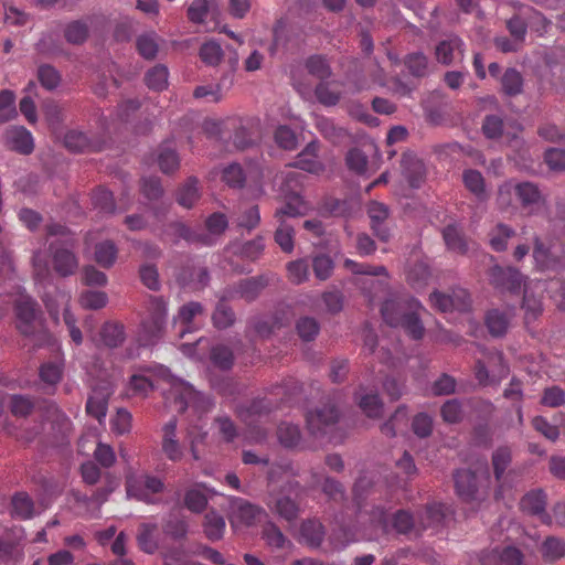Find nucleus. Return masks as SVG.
I'll use <instances>...</instances> for the list:
<instances>
[{"instance_id": "37998d69", "label": "nucleus", "mask_w": 565, "mask_h": 565, "mask_svg": "<svg viewBox=\"0 0 565 565\" xmlns=\"http://www.w3.org/2000/svg\"><path fill=\"white\" fill-rule=\"evenodd\" d=\"M286 216L276 217L279 225L275 232V242L285 253H291L294 249V227L286 222Z\"/></svg>"}, {"instance_id": "aec40b11", "label": "nucleus", "mask_w": 565, "mask_h": 565, "mask_svg": "<svg viewBox=\"0 0 565 565\" xmlns=\"http://www.w3.org/2000/svg\"><path fill=\"white\" fill-rule=\"evenodd\" d=\"M111 393L113 391L108 383L94 387L86 403L87 414L102 422L106 416Z\"/></svg>"}, {"instance_id": "79ce46f5", "label": "nucleus", "mask_w": 565, "mask_h": 565, "mask_svg": "<svg viewBox=\"0 0 565 565\" xmlns=\"http://www.w3.org/2000/svg\"><path fill=\"white\" fill-rule=\"evenodd\" d=\"M199 198L200 193L195 178H189L177 192V202L185 209H191Z\"/></svg>"}, {"instance_id": "c756f323", "label": "nucleus", "mask_w": 565, "mask_h": 565, "mask_svg": "<svg viewBox=\"0 0 565 565\" xmlns=\"http://www.w3.org/2000/svg\"><path fill=\"white\" fill-rule=\"evenodd\" d=\"M500 84L501 92L508 97H515L523 93L524 79L516 68H507L500 77Z\"/></svg>"}, {"instance_id": "4d7b16f0", "label": "nucleus", "mask_w": 565, "mask_h": 565, "mask_svg": "<svg viewBox=\"0 0 565 565\" xmlns=\"http://www.w3.org/2000/svg\"><path fill=\"white\" fill-rule=\"evenodd\" d=\"M38 79L47 90L55 89L61 83L60 72L50 64H42L38 68Z\"/></svg>"}, {"instance_id": "0eeeda50", "label": "nucleus", "mask_w": 565, "mask_h": 565, "mask_svg": "<svg viewBox=\"0 0 565 565\" xmlns=\"http://www.w3.org/2000/svg\"><path fill=\"white\" fill-rule=\"evenodd\" d=\"M167 305L162 298L152 297L149 301V315L142 320L139 330V342L148 347L157 343L166 328Z\"/></svg>"}, {"instance_id": "bb28decb", "label": "nucleus", "mask_w": 565, "mask_h": 565, "mask_svg": "<svg viewBox=\"0 0 565 565\" xmlns=\"http://www.w3.org/2000/svg\"><path fill=\"white\" fill-rule=\"evenodd\" d=\"M533 257L541 270L557 269L565 263V254L555 256L550 248H546L539 237H535Z\"/></svg>"}, {"instance_id": "774afa93", "label": "nucleus", "mask_w": 565, "mask_h": 565, "mask_svg": "<svg viewBox=\"0 0 565 565\" xmlns=\"http://www.w3.org/2000/svg\"><path fill=\"white\" fill-rule=\"evenodd\" d=\"M296 329L303 341H312L318 335L320 326L315 318L302 317L298 320Z\"/></svg>"}, {"instance_id": "052dcab7", "label": "nucleus", "mask_w": 565, "mask_h": 565, "mask_svg": "<svg viewBox=\"0 0 565 565\" xmlns=\"http://www.w3.org/2000/svg\"><path fill=\"white\" fill-rule=\"evenodd\" d=\"M158 164L163 173H171L179 169L180 159L175 150L168 147H160Z\"/></svg>"}, {"instance_id": "e2e57ef3", "label": "nucleus", "mask_w": 565, "mask_h": 565, "mask_svg": "<svg viewBox=\"0 0 565 565\" xmlns=\"http://www.w3.org/2000/svg\"><path fill=\"white\" fill-rule=\"evenodd\" d=\"M223 56L221 44L216 41H207L200 47L201 60L211 66L217 65Z\"/></svg>"}, {"instance_id": "09e8293b", "label": "nucleus", "mask_w": 565, "mask_h": 565, "mask_svg": "<svg viewBox=\"0 0 565 565\" xmlns=\"http://www.w3.org/2000/svg\"><path fill=\"white\" fill-rule=\"evenodd\" d=\"M100 337L105 345L117 348L125 340L124 326L118 322H106L100 330Z\"/></svg>"}, {"instance_id": "ea45409f", "label": "nucleus", "mask_w": 565, "mask_h": 565, "mask_svg": "<svg viewBox=\"0 0 565 565\" xmlns=\"http://www.w3.org/2000/svg\"><path fill=\"white\" fill-rule=\"evenodd\" d=\"M305 66L310 75L319 78L321 82H326L332 74L329 61L320 54L309 56L305 62Z\"/></svg>"}, {"instance_id": "a211bd4d", "label": "nucleus", "mask_w": 565, "mask_h": 565, "mask_svg": "<svg viewBox=\"0 0 565 565\" xmlns=\"http://www.w3.org/2000/svg\"><path fill=\"white\" fill-rule=\"evenodd\" d=\"M366 212L370 217L371 228L374 235L379 239L387 242L390 239L391 234L390 230L386 227L384 223L390 215L388 206L377 201H371L367 204Z\"/></svg>"}, {"instance_id": "69168bd1", "label": "nucleus", "mask_w": 565, "mask_h": 565, "mask_svg": "<svg viewBox=\"0 0 565 565\" xmlns=\"http://www.w3.org/2000/svg\"><path fill=\"white\" fill-rule=\"evenodd\" d=\"M429 276L430 273L428 266L424 263H416L407 271V281L413 286V288L420 289L427 285Z\"/></svg>"}, {"instance_id": "20e7f679", "label": "nucleus", "mask_w": 565, "mask_h": 565, "mask_svg": "<svg viewBox=\"0 0 565 565\" xmlns=\"http://www.w3.org/2000/svg\"><path fill=\"white\" fill-rule=\"evenodd\" d=\"M307 177L299 171L289 170L284 172L280 190L287 202L275 212V217L290 216L296 217L303 215L309 206L301 198L303 182Z\"/></svg>"}, {"instance_id": "a18cd8bd", "label": "nucleus", "mask_w": 565, "mask_h": 565, "mask_svg": "<svg viewBox=\"0 0 565 565\" xmlns=\"http://www.w3.org/2000/svg\"><path fill=\"white\" fill-rule=\"evenodd\" d=\"M225 530L224 518L215 511H210L204 516V533L211 541H217Z\"/></svg>"}, {"instance_id": "393cba45", "label": "nucleus", "mask_w": 565, "mask_h": 565, "mask_svg": "<svg viewBox=\"0 0 565 565\" xmlns=\"http://www.w3.org/2000/svg\"><path fill=\"white\" fill-rule=\"evenodd\" d=\"M162 451L171 461H179L183 457V449L177 439V419L171 418L163 426Z\"/></svg>"}, {"instance_id": "f8f14e48", "label": "nucleus", "mask_w": 565, "mask_h": 565, "mask_svg": "<svg viewBox=\"0 0 565 565\" xmlns=\"http://www.w3.org/2000/svg\"><path fill=\"white\" fill-rule=\"evenodd\" d=\"M489 281L500 291L516 294L524 285V277L513 267L494 265L489 269Z\"/></svg>"}, {"instance_id": "7c9ffc66", "label": "nucleus", "mask_w": 565, "mask_h": 565, "mask_svg": "<svg viewBox=\"0 0 565 565\" xmlns=\"http://www.w3.org/2000/svg\"><path fill=\"white\" fill-rule=\"evenodd\" d=\"M540 553L545 563L553 564L565 556V541L557 536H547L541 544Z\"/></svg>"}, {"instance_id": "0e129e2a", "label": "nucleus", "mask_w": 565, "mask_h": 565, "mask_svg": "<svg viewBox=\"0 0 565 565\" xmlns=\"http://www.w3.org/2000/svg\"><path fill=\"white\" fill-rule=\"evenodd\" d=\"M228 226V221L225 214L221 212H215L211 214L205 221V228L209 233H203L204 235H209L212 239L213 244L215 243L213 236H220L225 232Z\"/></svg>"}, {"instance_id": "4468645a", "label": "nucleus", "mask_w": 565, "mask_h": 565, "mask_svg": "<svg viewBox=\"0 0 565 565\" xmlns=\"http://www.w3.org/2000/svg\"><path fill=\"white\" fill-rule=\"evenodd\" d=\"M544 290L545 284L541 280L529 285L524 284L522 309L524 310L525 324L529 326L542 315V295Z\"/></svg>"}, {"instance_id": "a19ab883", "label": "nucleus", "mask_w": 565, "mask_h": 565, "mask_svg": "<svg viewBox=\"0 0 565 565\" xmlns=\"http://www.w3.org/2000/svg\"><path fill=\"white\" fill-rule=\"evenodd\" d=\"M443 237L447 247L458 254H465L468 250L467 241L461 231L455 224L447 225L443 231Z\"/></svg>"}, {"instance_id": "2f4dec72", "label": "nucleus", "mask_w": 565, "mask_h": 565, "mask_svg": "<svg viewBox=\"0 0 565 565\" xmlns=\"http://www.w3.org/2000/svg\"><path fill=\"white\" fill-rule=\"evenodd\" d=\"M462 181L466 189L471 192L478 201L484 202L489 199L481 172L468 169L462 173Z\"/></svg>"}, {"instance_id": "9d476101", "label": "nucleus", "mask_w": 565, "mask_h": 565, "mask_svg": "<svg viewBox=\"0 0 565 565\" xmlns=\"http://www.w3.org/2000/svg\"><path fill=\"white\" fill-rule=\"evenodd\" d=\"M340 417L338 406L333 402H328L321 407L310 411L306 415L307 427L311 435H324L327 430L334 426Z\"/></svg>"}, {"instance_id": "a878e982", "label": "nucleus", "mask_w": 565, "mask_h": 565, "mask_svg": "<svg viewBox=\"0 0 565 565\" xmlns=\"http://www.w3.org/2000/svg\"><path fill=\"white\" fill-rule=\"evenodd\" d=\"M512 315L509 310L491 309L486 313L484 323L492 337H503L510 326Z\"/></svg>"}, {"instance_id": "f03ea898", "label": "nucleus", "mask_w": 565, "mask_h": 565, "mask_svg": "<svg viewBox=\"0 0 565 565\" xmlns=\"http://www.w3.org/2000/svg\"><path fill=\"white\" fill-rule=\"evenodd\" d=\"M161 384L169 385L168 390L162 387L164 398L167 402L173 399L178 412L192 408L200 418L203 414L210 412L213 406L207 396L195 391L192 385L183 380L173 376L169 369L164 366L145 369L132 374L127 385V394L145 398L153 390L160 388Z\"/></svg>"}, {"instance_id": "c9c22d12", "label": "nucleus", "mask_w": 565, "mask_h": 565, "mask_svg": "<svg viewBox=\"0 0 565 565\" xmlns=\"http://www.w3.org/2000/svg\"><path fill=\"white\" fill-rule=\"evenodd\" d=\"M170 228L173 231L175 241L182 238L189 243H198L206 246L213 245V242L209 235H204L203 233L189 227L182 222H174L170 224Z\"/></svg>"}, {"instance_id": "7ed1b4c3", "label": "nucleus", "mask_w": 565, "mask_h": 565, "mask_svg": "<svg viewBox=\"0 0 565 565\" xmlns=\"http://www.w3.org/2000/svg\"><path fill=\"white\" fill-rule=\"evenodd\" d=\"M420 303L414 298L388 299L381 307L383 320L391 327H402L414 340L424 335V326L418 310Z\"/></svg>"}, {"instance_id": "f704fd0d", "label": "nucleus", "mask_w": 565, "mask_h": 565, "mask_svg": "<svg viewBox=\"0 0 565 565\" xmlns=\"http://www.w3.org/2000/svg\"><path fill=\"white\" fill-rule=\"evenodd\" d=\"M231 300L228 295L224 291V295L217 302L215 310L212 315V321L215 328L226 329L234 324L235 313L233 309L227 306L226 301Z\"/></svg>"}, {"instance_id": "39448f33", "label": "nucleus", "mask_w": 565, "mask_h": 565, "mask_svg": "<svg viewBox=\"0 0 565 565\" xmlns=\"http://www.w3.org/2000/svg\"><path fill=\"white\" fill-rule=\"evenodd\" d=\"M482 358L476 361L475 376L481 386L497 385L508 376L510 369L503 353L495 349H481Z\"/></svg>"}, {"instance_id": "338daca9", "label": "nucleus", "mask_w": 565, "mask_h": 565, "mask_svg": "<svg viewBox=\"0 0 565 565\" xmlns=\"http://www.w3.org/2000/svg\"><path fill=\"white\" fill-rule=\"evenodd\" d=\"M107 301L106 292L99 290H86L79 297V303L85 309H102L106 306Z\"/></svg>"}, {"instance_id": "dca6fc26", "label": "nucleus", "mask_w": 565, "mask_h": 565, "mask_svg": "<svg viewBox=\"0 0 565 565\" xmlns=\"http://www.w3.org/2000/svg\"><path fill=\"white\" fill-rule=\"evenodd\" d=\"M521 131L520 124L514 122L508 128L502 118L497 115H488L483 119L482 132L489 139H497L505 135L509 141H515Z\"/></svg>"}, {"instance_id": "6ab92c4d", "label": "nucleus", "mask_w": 565, "mask_h": 565, "mask_svg": "<svg viewBox=\"0 0 565 565\" xmlns=\"http://www.w3.org/2000/svg\"><path fill=\"white\" fill-rule=\"evenodd\" d=\"M465 53L463 41L456 35L440 41L435 49L436 60L443 65H450L457 58L462 60Z\"/></svg>"}, {"instance_id": "e433bc0d", "label": "nucleus", "mask_w": 565, "mask_h": 565, "mask_svg": "<svg viewBox=\"0 0 565 565\" xmlns=\"http://www.w3.org/2000/svg\"><path fill=\"white\" fill-rule=\"evenodd\" d=\"M515 236V231L503 223L497 224L489 232V243L493 250L503 252L508 247V242Z\"/></svg>"}, {"instance_id": "8fccbe9b", "label": "nucleus", "mask_w": 565, "mask_h": 565, "mask_svg": "<svg viewBox=\"0 0 565 565\" xmlns=\"http://www.w3.org/2000/svg\"><path fill=\"white\" fill-rule=\"evenodd\" d=\"M138 53L146 60H153L158 53V35L154 32L145 33L137 38Z\"/></svg>"}, {"instance_id": "f257e3e1", "label": "nucleus", "mask_w": 565, "mask_h": 565, "mask_svg": "<svg viewBox=\"0 0 565 565\" xmlns=\"http://www.w3.org/2000/svg\"><path fill=\"white\" fill-rule=\"evenodd\" d=\"M403 487L382 484L366 476H360L353 486V500L356 508L354 520L345 521L343 515L337 516L335 522L343 531L347 541H354L356 536L367 540L379 534H387L392 530L398 534H408L415 527L414 515L408 510H397L390 515L394 502V491Z\"/></svg>"}, {"instance_id": "5701e85b", "label": "nucleus", "mask_w": 565, "mask_h": 565, "mask_svg": "<svg viewBox=\"0 0 565 565\" xmlns=\"http://www.w3.org/2000/svg\"><path fill=\"white\" fill-rule=\"evenodd\" d=\"M64 146L74 152L98 151L100 140L82 130L71 129L64 136Z\"/></svg>"}, {"instance_id": "473e14b6", "label": "nucleus", "mask_w": 565, "mask_h": 565, "mask_svg": "<svg viewBox=\"0 0 565 565\" xmlns=\"http://www.w3.org/2000/svg\"><path fill=\"white\" fill-rule=\"evenodd\" d=\"M233 514L244 524L250 525L260 514L262 510L242 498H234L231 501Z\"/></svg>"}, {"instance_id": "cd10ccee", "label": "nucleus", "mask_w": 565, "mask_h": 565, "mask_svg": "<svg viewBox=\"0 0 565 565\" xmlns=\"http://www.w3.org/2000/svg\"><path fill=\"white\" fill-rule=\"evenodd\" d=\"M10 147L21 154H30L34 149L32 134L24 127H13L7 134Z\"/></svg>"}, {"instance_id": "4be33fe9", "label": "nucleus", "mask_w": 565, "mask_h": 565, "mask_svg": "<svg viewBox=\"0 0 565 565\" xmlns=\"http://www.w3.org/2000/svg\"><path fill=\"white\" fill-rule=\"evenodd\" d=\"M523 512L539 516L542 523L551 524L552 518L545 511L546 494L542 490L527 492L520 502Z\"/></svg>"}, {"instance_id": "b1692460", "label": "nucleus", "mask_w": 565, "mask_h": 565, "mask_svg": "<svg viewBox=\"0 0 565 565\" xmlns=\"http://www.w3.org/2000/svg\"><path fill=\"white\" fill-rule=\"evenodd\" d=\"M319 143L309 142L298 154L296 161L290 164L292 168L307 171L312 174H320L324 171V164L318 159Z\"/></svg>"}, {"instance_id": "5fc2aeb1", "label": "nucleus", "mask_w": 565, "mask_h": 565, "mask_svg": "<svg viewBox=\"0 0 565 565\" xmlns=\"http://www.w3.org/2000/svg\"><path fill=\"white\" fill-rule=\"evenodd\" d=\"M210 359L213 365L224 371L230 370L234 362L232 350L224 344L213 347L210 352Z\"/></svg>"}, {"instance_id": "9b49d317", "label": "nucleus", "mask_w": 565, "mask_h": 565, "mask_svg": "<svg viewBox=\"0 0 565 565\" xmlns=\"http://www.w3.org/2000/svg\"><path fill=\"white\" fill-rule=\"evenodd\" d=\"M270 280L271 277L268 274L248 277L227 287L224 291L228 295L230 299L239 298L252 302L258 298L262 291L269 285Z\"/></svg>"}, {"instance_id": "4c0bfd02", "label": "nucleus", "mask_w": 565, "mask_h": 565, "mask_svg": "<svg viewBox=\"0 0 565 565\" xmlns=\"http://www.w3.org/2000/svg\"><path fill=\"white\" fill-rule=\"evenodd\" d=\"M316 127L326 139L334 145L341 143L348 137L345 129L338 127L332 119L327 117H319Z\"/></svg>"}, {"instance_id": "1a4fd4ad", "label": "nucleus", "mask_w": 565, "mask_h": 565, "mask_svg": "<svg viewBox=\"0 0 565 565\" xmlns=\"http://www.w3.org/2000/svg\"><path fill=\"white\" fill-rule=\"evenodd\" d=\"M14 310L18 319V329L24 335H32L41 327L39 318L40 308L30 296H20L15 301Z\"/></svg>"}, {"instance_id": "864d4df0", "label": "nucleus", "mask_w": 565, "mask_h": 565, "mask_svg": "<svg viewBox=\"0 0 565 565\" xmlns=\"http://www.w3.org/2000/svg\"><path fill=\"white\" fill-rule=\"evenodd\" d=\"M331 82H320L315 88V95L323 106H334L341 98V92L332 87Z\"/></svg>"}, {"instance_id": "c85d7f7f", "label": "nucleus", "mask_w": 565, "mask_h": 565, "mask_svg": "<svg viewBox=\"0 0 565 565\" xmlns=\"http://www.w3.org/2000/svg\"><path fill=\"white\" fill-rule=\"evenodd\" d=\"M34 501L24 491L17 492L11 498V515L19 520H30L34 516Z\"/></svg>"}, {"instance_id": "423d86ee", "label": "nucleus", "mask_w": 565, "mask_h": 565, "mask_svg": "<svg viewBox=\"0 0 565 565\" xmlns=\"http://www.w3.org/2000/svg\"><path fill=\"white\" fill-rule=\"evenodd\" d=\"M273 409L274 404L268 398H257L246 406L238 407L237 416L246 425L253 441L260 443L266 438L268 430L263 424Z\"/></svg>"}, {"instance_id": "72a5a7b5", "label": "nucleus", "mask_w": 565, "mask_h": 565, "mask_svg": "<svg viewBox=\"0 0 565 565\" xmlns=\"http://www.w3.org/2000/svg\"><path fill=\"white\" fill-rule=\"evenodd\" d=\"M355 399L362 412L370 418H377L382 415L383 403L376 393L364 394L362 387L355 393Z\"/></svg>"}, {"instance_id": "f3484780", "label": "nucleus", "mask_w": 565, "mask_h": 565, "mask_svg": "<svg viewBox=\"0 0 565 565\" xmlns=\"http://www.w3.org/2000/svg\"><path fill=\"white\" fill-rule=\"evenodd\" d=\"M52 262L54 270L62 277H67L78 268V259L72 248L51 244Z\"/></svg>"}, {"instance_id": "6e6552de", "label": "nucleus", "mask_w": 565, "mask_h": 565, "mask_svg": "<svg viewBox=\"0 0 565 565\" xmlns=\"http://www.w3.org/2000/svg\"><path fill=\"white\" fill-rule=\"evenodd\" d=\"M300 488L297 481H288L281 489V492L269 491L267 507L284 520L291 522L299 515V504L292 500L289 494Z\"/></svg>"}, {"instance_id": "680f3d73", "label": "nucleus", "mask_w": 565, "mask_h": 565, "mask_svg": "<svg viewBox=\"0 0 565 565\" xmlns=\"http://www.w3.org/2000/svg\"><path fill=\"white\" fill-rule=\"evenodd\" d=\"M184 505L193 513H201L207 505V498L198 488H190L184 494Z\"/></svg>"}, {"instance_id": "49530a36", "label": "nucleus", "mask_w": 565, "mask_h": 565, "mask_svg": "<svg viewBox=\"0 0 565 565\" xmlns=\"http://www.w3.org/2000/svg\"><path fill=\"white\" fill-rule=\"evenodd\" d=\"M158 527L152 523H142L139 525L137 542L143 552L148 554H152L157 550V541L154 539V534Z\"/></svg>"}, {"instance_id": "58836bf2", "label": "nucleus", "mask_w": 565, "mask_h": 565, "mask_svg": "<svg viewBox=\"0 0 565 565\" xmlns=\"http://www.w3.org/2000/svg\"><path fill=\"white\" fill-rule=\"evenodd\" d=\"M403 174L412 188H419L424 179V166L411 156H404L402 160Z\"/></svg>"}, {"instance_id": "2eb2a0df", "label": "nucleus", "mask_w": 565, "mask_h": 565, "mask_svg": "<svg viewBox=\"0 0 565 565\" xmlns=\"http://www.w3.org/2000/svg\"><path fill=\"white\" fill-rule=\"evenodd\" d=\"M515 196L521 206L529 213H535L545 205V198L539 186L533 182H519L515 184Z\"/></svg>"}, {"instance_id": "de8ad7c7", "label": "nucleus", "mask_w": 565, "mask_h": 565, "mask_svg": "<svg viewBox=\"0 0 565 565\" xmlns=\"http://www.w3.org/2000/svg\"><path fill=\"white\" fill-rule=\"evenodd\" d=\"M511 460L512 452L508 446H501L497 448L492 454V467L497 482L501 483V480L507 468L510 466Z\"/></svg>"}, {"instance_id": "13d9d810", "label": "nucleus", "mask_w": 565, "mask_h": 565, "mask_svg": "<svg viewBox=\"0 0 565 565\" xmlns=\"http://www.w3.org/2000/svg\"><path fill=\"white\" fill-rule=\"evenodd\" d=\"M405 66L415 77H425L428 74V58L423 53H411L405 57Z\"/></svg>"}, {"instance_id": "3c124183", "label": "nucleus", "mask_w": 565, "mask_h": 565, "mask_svg": "<svg viewBox=\"0 0 565 565\" xmlns=\"http://www.w3.org/2000/svg\"><path fill=\"white\" fill-rule=\"evenodd\" d=\"M277 437L284 447L294 448L300 443L301 433L297 425L281 423L277 428Z\"/></svg>"}, {"instance_id": "6e6d98bb", "label": "nucleus", "mask_w": 565, "mask_h": 565, "mask_svg": "<svg viewBox=\"0 0 565 565\" xmlns=\"http://www.w3.org/2000/svg\"><path fill=\"white\" fill-rule=\"evenodd\" d=\"M300 533L311 546H319L323 540L322 524L313 520L305 521L301 524Z\"/></svg>"}, {"instance_id": "603ef678", "label": "nucleus", "mask_w": 565, "mask_h": 565, "mask_svg": "<svg viewBox=\"0 0 565 565\" xmlns=\"http://www.w3.org/2000/svg\"><path fill=\"white\" fill-rule=\"evenodd\" d=\"M117 247L111 241H105L95 247V260L102 267L109 268L114 265L117 258Z\"/></svg>"}, {"instance_id": "bf43d9fd", "label": "nucleus", "mask_w": 565, "mask_h": 565, "mask_svg": "<svg viewBox=\"0 0 565 565\" xmlns=\"http://www.w3.org/2000/svg\"><path fill=\"white\" fill-rule=\"evenodd\" d=\"M64 36L71 44H82L88 36V25L84 21H73L64 29Z\"/></svg>"}, {"instance_id": "412c9836", "label": "nucleus", "mask_w": 565, "mask_h": 565, "mask_svg": "<svg viewBox=\"0 0 565 565\" xmlns=\"http://www.w3.org/2000/svg\"><path fill=\"white\" fill-rule=\"evenodd\" d=\"M204 313L203 306L196 301H190L183 305L178 312V316L174 318V323H180V337H184L188 332H193L199 329V324L196 320L201 318Z\"/></svg>"}, {"instance_id": "ddd939ff", "label": "nucleus", "mask_w": 565, "mask_h": 565, "mask_svg": "<svg viewBox=\"0 0 565 565\" xmlns=\"http://www.w3.org/2000/svg\"><path fill=\"white\" fill-rule=\"evenodd\" d=\"M457 495L465 502H473L481 499L480 480L477 472L469 469H459L454 473Z\"/></svg>"}, {"instance_id": "c03bdc74", "label": "nucleus", "mask_w": 565, "mask_h": 565, "mask_svg": "<svg viewBox=\"0 0 565 565\" xmlns=\"http://www.w3.org/2000/svg\"><path fill=\"white\" fill-rule=\"evenodd\" d=\"M169 71L167 66L158 64L151 67L145 75L146 85L157 92H161L168 86Z\"/></svg>"}]
</instances>
